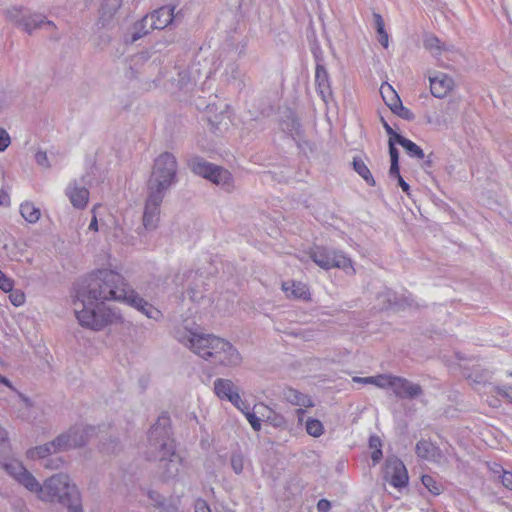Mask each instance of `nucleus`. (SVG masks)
Segmentation results:
<instances>
[{
	"label": "nucleus",
	"instance_id": "1",
	"mask_svg": "<svg viewBox=\"0 0 512 512\" xmlns=\"http://www.w3.org/2000/svg\"><path fill=\"white\" fill-rule=\"evenodd\" d=\"M127 299L124 278L112 270H98L89 275L78 288L74 312L82 327L99 331L117 317L105 309V302L125 304Z\"/></svg>",
	"mask_w": 512,
	"mask_h": 512
},
{
	"label": "nucleus",
	"instance_id": "2",
	"mask_svg": "<svg viewBox=\"0 0 512 512\" xmlns=\"http://www.w3.org/2000/svg\"><path fill=\"white\" fill-rule=\"evenodd\" d=\"M145 459L156 466V475L162 482L175 481L183 469V457L177 452L171 419L161 413L147 434Z\"/></svg>",
	"mask_w": 512,
	"mask_h": 512
},
{
	"label": "nucleus",
	"instance_id": "3",
	"mask_svg": "<svg viewBox=\"0 0 512 512\" xmlns=\"http://www.w3.org/2000/svg\"><path fill=\"white\" fill-rule=\"evenodd\" d=\"M178 162L176 156L168 151L160 153L153 161L146 183L147 192L166 196L178 182Z\"/></svg>",
	"mask_w": 512,
	"mask_h": 512
},
{
	"label": "nucleus",
	"instance_id": "4",
	"mask_svg": "<svg viewBox=\"0 0 512 512\" xmlns=\"http://www.w3.org/2000/svg\"><path fill=\"white\" fill-rule=\"evenodd\" d=\"M80 493L70 477L58 473L46 479L42 485L40 499L46 502H56L63 506L79 500Z\"/></svg>",
	"mask_w": 512,
	"mask_h": 512
},
{
	"label": "nucleus",
	"instance_id": "5",
	"mask_svg": "<svg viewBox=\"0 0 512 512\" xmlns=\"http://www.w3.org/2000/svg\"><path fill=\"white\" fill-rule=\"evenodd\" d=\"M174 335L182 345L207 361H211L213 354L217 351L216 346L218 347L223 339L213 334L199 333L186 328L177 329Z\"/></svg>",
	"mask_w": 512,
	"mask_h": 512
},
{
	"label": "nucleus",
	"instance_id": "6",
	"mask_svg": "<svg viewBox=\"0 0 512 512\" xmlns=\"http://www.w3.org/2000/svg\"><path fill=\"white\" fill-rule=\"evenodd\" d=\"M164 198V196L147 192L142 215V223L136 229L140 243H146L148 240V234L154 232L159 227L161 204Z\"/></svg>",
	"mask_w": 512,
	"mask_h": 512
},
{
	"label": "nucleus",
	"instance_id": "7",
	"mask_svg": "<svg viewBox=\"0 0 512 512\" xmlns=\"http://www.w3.org/2000/svg\"><path fill=\"white\" fill-rule=\"evenodd\" d=\"M310 258L316 265L325 270L339 268L350 275H353L356 272L351 259L341 251L325 247H316L311 250Z\"/></svg>",
	"mask_w": 512,
	"mask_h": 512
},
{
	"label": "nucleus",
	"instance_id": "8",
	"mask_svg": "<svg viewBox=\"0 0 512 512\" xmlns=\"http://www.w3.org/2000/svg\"><path fill=\"white\" fill-rule=\"evenodd\" d=\"M96 434V428L90 425L75 424L59 434L56 446L62 452L85 446L91 437Z\"/></svg>",
	"mask_w": 512,
	"mask_h": 512
},
{
	"label": "nucleus",
	"instance_id": "9",
	"mask_svg": "<svg viewBox=\"0 0 512 512\" xmlns=\"http://www.w3.org/2000/svg\"><path fill=\"white\" fill-rule=\"evenodd\" d=\"M190 166L195 174L210 180L214 184L227 190L232 187L233 178L228 170L200 158L193 159Z\"/></svg>",
	"mask_w": 512,
	"mask_h": 512
},
{
	"label": "nucleus",
	"instance_id": "10",
	"mask_svg": "<svg viewBox=\"0 0 512 512\" xmlns=\"http://www.w3.org/2000/svg\"><path fill=\"white\" fill-rule=\"evenodd\" d=\"M8 19L17 25L18 27H22V29L31 34L33 30L40 28L42 26H47L49 28H55V24L51 21L46 20L45 16L41 14H29L26 15L22 12L21 9L12 8L7 11Z\"/></svg>",
	"mask_w": 512,
	"mask_h": 512
},
{
	"label": "nucleus",
	"instance_id": "11",
	"mask_svg": "<svg viewBox=\"0 0 512 512\" xmlns=\"http://www.w3.org/2000/svg\"><path fill=\"white\" fill-rule=\"evenodd\" d=\"M384 479L395 488H402L408 484V472L400 459L390 457L386 460Z\"/></svg>",
	"mask_w": 512,
	"mask_h": 512
},
{
	"label": "nucleus",
	"instance_id": "12",
	"mask_svg": "<svg viewBox=\"0 0 512 512\" xmlns=\"http://www.w3.org/2000/svg\"><path fill=\"white\" fill-rule=\"evenodd\" d=\"M217 351L213 354V358L210 362L225 367H236L242 362V357L238 350L227 340L222 339L219 342Z\"/></svg>",
	"mask_w": 512,
	"mask_h": 512
},
{
	"label": "nucleus",
	"instance_id": "13",
	"mask_svg": "<svg viewBox=\"0 0 512 512\" xmlns=\"http://www.w3.org/2000/svg\"><path fill=\"white\" fill-rule=\"evenodd\" d=\"M214 393L219 399L227 400L243 411L244 401L239 395L237 386L230 379L217 378L214 381Z\"/></svg>",
	"mask_w": 512,
	"mask_h": 512
},
{
	"label": "nucleus",
	"instance_id": "14",
	"mask_svg": "<svg viewBox=\"0 0 512 512\" xmlns=\"http://www.w3.org/2000/svg\"><path fill=\"white\" fill-rule=\"evenodd\" d=\"M391 389L395 396L401 399H413L423 393L422 387L419 384L398 376H394Z\"/></svg>",
	"mask_w": 512,
	"mask_h": 512
},
{
	"label": "nucleus",
	"instance_id": "15",
	"mask_svg": "<svg viewBox=\"0 0 512 512\" xmlns=\"http://www.w3.org/2000/svg\"><path fill=\"white\" fill-rule=\"evenodd\" d=\"M430 91L434 97L443 98L454 88V80L445 73L429 76Z\"/></svg>",
	"mask_w": 512,
	"mask_h": 512
},
{
	"label": "nucleus",
	"instance_id": "16",
	"mask_svg": "<svg viewBox=\"0 0 512 512\" xmlns=\"http://www.w3.org/2000/svg\"><path fill=\"white\" fill-rule=\"evenodd\" d=\"M424 47L439 61L440 65L444 68H450V65L442 59L443 51H451L453 54L458 55L456 48L453 45H446L442 43L434 35H428L425 37Z\"/></svg>",
	"mask_w": 512,
	"mask_h": 512
},
{
	"label": "nucleus",
	"instance_id": "17",
	"mask_svg": "<svg viewBox=\"0 0 512 512\" xmlns=\"http://www.w3.org/2000/svg\"><path fill=\"white\" fill-rule=\"evenodd\" d=\"M150 19V28L164 29L174 19V7L163 6L147 14Z\"/></svg>",
	"mask_w": 512,
	"mask_h": 512
},
{
	"label": "nucleus",
	"instance_id": "18",
	"mask_svg": "<svg viewBox=\"0 0 512 512\" xmlns=\"http://www.w3.org/2000/svg\"><path fill=\"white\" fill-rule=\"evenodd\" d=\"M416 453L420 458L427 461L438 464L445 462V458L440 449L427 440H420L416 444Z\"/></svg>",
	"mask_w": 512,
	"mask_h": 512
},
{
	"label": "nucleus",
	"instance_id": "19",
	"mask_svg": "<svg viewBox=\"0 0 512 512\" xmlns=\"http://www.w3.org/2000/svg\"><path fill=\"white\" fill-rule=\"evenodd\" d=\"M130 306L134 307L149 319L158 320L162 315L160 310L139 297L134 291H130Z\"/></svg>",
	"mask_w": 512,
	"mask_h": 512
},
{
	"label": "nucleus",
	"instance_id": "20",
	"mask_svg": "<svg viewBox=\"0 0 512 512\" xmlns=\"http://www.w3.org/2000/svg\"><path fill=\"white\" fill-rule=\"evenodd\" d=\"M315 83L317 90L321 96V98L327 102L331 97L332 91L329 82V76L327 70L324 66L317 64L315 71Z\"/></svg>",
	"mask_w": 512,
	"mask_h": 512
},
{
	"label": "nucleus",
	"instance_id": "21",
	"mask_svg": "<svg viewBox=\"0 0 512 512\" xmlns=\"http://www.w3.org/2000/svg\"><path fill=\"white\" fill-rule=\"evenodd\" d=\"M282 290L288 298L303 300L309 298V289L302 282L285 281L282 283Z\"/></svg>",
	"mask_w": 512,
	"mask_h": 512
},
{
	"label": "nucleus",
	"instance_id": "22",
	"mask_svg": "<svg viewBox=\"0 0 512 512\" xmlns=\"http://www.w3.org/2000/svg\"><path fill=\"white\" fill-rule=\"evenodd\" d=\"M62 452L58 447L56 446V439H53L52 441L45 443L43 445L31 448L27 451V455L32 460H45L48 457H50L52 454H56Z\"/></svg>",
	"mask_w": 512,
	"mask_h": 512
},
{
	"label": "nucleus",
	"instance_id": "23",
	"mask_svg": "<svg viewBox=\"0 0 512 512\" xmlns=\"http://www.w3.org/2000/svg\"><path fill=\"white\" fill-rule=\"evenodd\" d=\"M122 6V0H103L99 10V21L105 26Z\"/></svg>",
	"mask_w": 512,
	"mask_h": 512
},
{
	"label": "nucleus",
	"instance_id": "24",
	"mask_svg": "<svg viewBox=\"0 0 512 512\" xmlns=\"http://www.w3.org/2000/svg\"><path fill=\"white\" fill-rule=\"evenodd\" d=\"M283 396L287 402L295 406L306 408L314 406L312 399L308 395H305L293 388L285 389L283 392Z\"/></svg>",
	"mask_w": 512,
	"mask_h": 512
},
{
	"label": "nucleus",
	"instance_id": "25",
	"mask_svg": "<svg viewBox=\"0 0 512 512\" xmlns=\"http://www.w3.org/2000/svg\"><path fill=\"white\" fill-rule=\"evenodd\" d=\"M16 468L21 471L17 481L26 487L29 491L37 493L38 497L40 498L42 485L39 484L36 478L25 467L16 466Z\"/></svg>",
	"mask_w": 512,
	"mask_h": 512
},
{
	"label": "nucleus",
	"instance_id": "26",
	"mask_svg": "<svg viewBox=\"0 0 512 512\" xmlns=\"http://www.w3.org/2000/svg\"><path fill=\"white\" fill-rule=\"evenodd\" d=\"M67 195L74 207L84 208L88 202L89 192L84 187L74 185L67 191Z\"/></svg>",
	"mask_w": 512,
	"mask_h": 512
},
{
	"label": "nucleus",
	"instance_id": "27",
	"mask_svg": "<svg viewBox=\"0 0 512 512\" xmlns=\"http://www.w3.org/2000/svg\"><path fill=\"white\" fill-rule=\"evenodd\" d=\"M254 409L257 410V414L265 417L267 421L274 427H282L286 423L285 419L281 415L276 414L264 404H257L254 406Z\"/></svg>",
	"mask_w": 512,
	"mask_h": 512
},
{
	"label": "nucleus",
	"instance_id": "28",
	"mask_svg": "<svg viewBox=\"0 0 512 512\" xmlns=\"http://www.w3.org/2000/svg\"><path fill=\"white\" fill-rule=\"evenodd\" d=\"M380 93L384 102L391 109V111L401 102L397 92L388 83H383L381 85Z\"/></svg>",
	"mask_w": 512,
	"mask_h": 512
},
{
	"label": "nucleus",
	"instance_id": "29",
	"mask_svg": "<svg viewBox=\"0 0 512 512\" xmlns=\"http://www.w3.org/2000/svg\"><path fill=\"white\" fill-rule=\"evenodd\" d=\"M396 142L399 145H401L411 157H415L417 159L424 158L425 155H424V152L421 149V147L418 146L417 144H415L414 142H412L411 140H409L401 135H397Z\"/></svg>",
	"mask_w": 512,
	"mask_h": 512
},
{
	"label": "nucleus",
	"instance_id": "30",
	"mask_svg": "<svg viewBox=\"0 0 512 512\" xmlns=\"http://www.w3.org/2000/svg\"><path fill=\"white\" fill-rule=\"evenodd\" d=\"M353 168L354 170L366 181V183L370 186L375 185V180L365 164V162L360 157H354L353 159Z\"/></svg>",
	"mask_w": 512,
	"mask_h": 512
},
{
	"label": "nucleus",
	"instance_id": "31",
	"mask_svg": "<svg viewBox=\"0 0 512 512\" xmlns=\"http://www.w3.org/2000/svg\"><path fill=\"white\" fill-rule=\"evenodd\" d=\"M155 28H150V19L146 15L140 21L136 22L133 26L132 41H136L141 37L147 35L150 31Z\"/></svg>",
	"mask_w": 512,
	"mask_h": 512
},
{
	"label": "nucleus",
	"instance_id": "32",
	"mask_svg": "<svg viewBox=\"0 0 512 512\" xmlns=\"http://www.w3.org/2000/svg\"><path fill=\"white\" fill-rule=\"evenodd\" d=\"M20 213L22 217L30 223L37 222L41 216L40 209L36 208L34 204L30 202H25L20 206Z\"/></svg>",
	"mask_w": 512,
	"mask_h": 512
},
{
	"label": "nucleus",
	"instance_id": "33",
	"mask_svg": "<svg viewBox=\"0 0 512 512\" xmlns=\"http://www.w3.org/2000/svg\"><path fill=\"white\" fill-rule=\"evenodd\" d=\"M305 429L308 435L318 438L324 433L322 422L315 418H308L305 422Z\"/></svg>",
	"mask_w": 512,
	"mask_h": 512
},
{
	"label": "nucleus",
	"instance_id": "34",
	"mask_svg": "<svg viewBox=\"0 0 512 512\" xmlns=\"http://www.w3.org/2000/svg\"><path fill=\"white\" fill-rule=\"evenodd\" d=\"M383 297L387 298V303L383 306L384 308H405L406 306H412V300L409 298H403L401 300L396 299V296L391 293L387 292Z\"/></svg>",
	"mask_w": 512,
	"mask_h": 512
},
{
	"label": "nucleus",
	"instance_id": "35",
	"mask_svg": "<svg viewBox=\"0 0 512 512\" xmlns=\"http://www.w3.org/2000/svg\"><path fill=\"white\" fill-rule=\"evenodd\" d=\"M422 483L433 495H439L443 491V485L430 475H423Z\"/></svg>",
	"mask_w": 512,
	"mask_h": 512
},
{
	"label": "nucleus",
	"instance_id": "36",
	"mask_svg": "<svg viewBox=\"0 0 512 512\" xmlns=\"http://www.w3.org/2000/svg\"><path fill=\"white\" fill-rule=\"evenodd\" d=\"M394 379V375L390 374H380L373 376L372 385L377 386L378 388H391L392 380Z\"/></svg>",
	"mask_w": 512,
	"mask_h": 512
},
{
	"label": "nucleus",
	"instance_id": "37",
	"mask_svg": "<svg viewBox=\"0 0 512 512\" xmlns=\"http://www.w3.org/2000/svg\"><path fill=\"white\" fill-rule=\"evenodd\" d=\"M242 408H243L242 412L245 414L246 419L248 420V422L250 423L252 428L255 431H260L261 419L256 416L257 410L255 409V412H250L248 409V406L245 403H244V405H242Z\"/></svg>",
	"mask_w": 512,
	"mask_h": 512
},
{
	"label": "nucleus",
	"instance_id": "38",
	"mask_svg": "<svg viewBox=\"0 0 512 512\" xmlns=\"http://www.w3.org/2000/svg\"><path fill=\"white\" fill-rule=\"evenodd\" d=\"M231 467L236 474H240L244 468V459L241 454H233L231 456Z\"/></svg>",
	"mask_w": 512,
	"mask_h": 512
},
{
	"label": "nucleus",
	"instance_id": "39",
	"mask_svg": "<svg viewBox=\"0 0 512 512\" xmlns=\"http://www.w3.org/2000/svg\"><path fill=\"white\" fill-rule=\"evenodd\" d=\"M64 461L61 457L57 456V457H48L47 459H45L43 461V467L47 468V469H52V470H57L59 468L62 467Z\"/></svg>",
	"mask_w": 512,
	"mask_h": 512
},
{
	"label": "nucleus",
	"instance_id": "40",
	"mask_svg": "<svg viewBox=\"0 0 512 512\" xmlns=\"http://www.w3.org/2000/svg\"><path fill=\"white\" fill-rule=\"evenodd\" d=\"M392 112L399 117L406 119V120H412L414 118L413 113L408 108L404 107L402 105V102H400L393 110Z\"/></svg>",
	"mask_w": 512,
	"mask_h": 512
},
{
	"label": "nucleus",
	"instance_id": "41",
	"mask_svg": "<svg viewBox=\"0 0 512 512\" xmlns=\"http://www.w3.org/2000/svg\"><path fill=\"white\" fill-rule=\"evenodd\" d=\"M9 292H10L9 299L14 306L18 307V306H21L22 304H24L25 295L22 291H20V290L14 291L12 288Z\"/></svg>",
	"mask_w": 512,
	"mask_h": 512
},
{
	"label": "nucleus",
	"instance_id": "42",
	"mask_svg": "<svg viewBox=\"0 0 512 512\" xmlns=\"http://www.w3.org/2000/svg\"><path fill=\"white\" fill-rule=\"evenodd\" d=\"M12 287H14V280L0 270V289L7 293Z\"/></svg>",
	"mask_w": 512,
	"mask_h": 512
},
{
	"label": "nucleus",
	"instance_id": "43",
	"mask_svg": "<svg viewBox=\"0 0 512 512\" xmlns=\"http://www.w3.org/2000/svg\"><path fill=\"white\" fill-rule=\"evenodd\" d=\"M35 161L39 166L45 169L50 168V163L47 157V153L45 151H38L35 154Z\"/></svg>",
	"mask_w": 512,
	"mask_h": 512
},
{
	"label": "nucleus",
	"instance_id": "44",
	"mask_svg": "<svg viewBox=\"0 0 512 512\" xmlns=\"http://www.w3.org/2000/svg\"><path fill=\"white\" fill-rule=\"evenodd\" d=\"M458 55L453 54L451 51H443L442 59L451 66L450 62H458L462 57V53L456 49Z\"/></svg>",
	"mask_w": 512,
	"mask_h": 512
},
{
	"label": "nucleus",
	"instance_id": "45",
	"mask_svg": "<svg viewBox=\"0 0 512 512\" xmlns=\"http://www.w3.org/2000/svg\"><path fill=\"white\" fill-rule=\"evenodd\" d=\"M149 498L151 499L152 503L156 507H162L164 505L165 499L164 497L159 494L156 491H150L148 493Z\"/></svg>",
	"mask_w": 512,
	"mask_h": 512
},
{
	"label": "nucleus",
	"instance_id": "46",
	"mask_svg": "<svg viewBox=\"0 0 512 512\" xmlns=\"http://www.w3.org/2000/svg\"><path fill=\"white\" fill-rule=\"evenodd\" d=\"M376 30L378 34H384L385 31V24L382 16L378 13L373 14Z\"/></svg>",
	"mask_w": 512,
	"mask_h": 512
},
{
	"label": "nucleus",
	"instance_id": "47",
	"mask_svg": "<svg viewBox=\"0 0 512 512\" xmlns=\"http://www.w3.org/2000/svg\"><path fill=\"white\" fill-rule=\"evenodd\" d=\"M10 144L9 134L2 128H0V151H4Z\"/></svg>",
	"mask_w": 512,
	"mask_h": 512
},
{
	"label": "nucleus",
	"instance_id": "48",
	"mask_svg": "<svg viewBox=\"0 0 512 512\" xmlns=\"http://www.w3.org/2000/svg\"><path fill=\"white\" fill-rule=\"evenodd\" d=\"M394 141H395V139L389 138L388 144H389V154H390L391 163L398 162V150L395 148Z\"/></svg>",
	"mask_w": 512,
	"mask_h": 512
},
{
	"label": "nucleus",
	"instance_id": "49",
	"mask_svg": "<svg viewBox=\"0 0 512 512\" xmlns=\"http://www.w3.org/2000/svg\"><path fill=\"white\" fill-rule=\"evenodd\" d=\"M179 86L180 88H183L184 86H186L188 83L190 82H195V78H191L190 75H188V72L187 71H182L179 73Z\"/></svg>",
	"mask_w": 512,
	"mask_h": 512
},
{
	"label": "nucleus",
	"instance_id": "50",
	"mask_svg": "<svg viewBox=\"0 0 512 512\" xmlns=\"http://www.w3.org/2000/svg\"><path fill=\"white\" fill-rule=\"evenodd\" d=\"M501 482L503 486H505L507 489L512 490V473L508 471H503L501 475Z\"/></svg>",
	"mask_w": 512,
	"mask_h": 512
},
{
	"label": "nucleus",
	"instance_id": "51",
	"mask_svg": "<svg viewBox=\"0 0 512 512\" xmlns=\"http://www.w3.org/2000/svg\"><path fill=\"white\" fill-rule=\"evenodd\" d=\"M118 442L115 439H110L109 443L102 444V450L106 453H115Z\"/></svg>",
	"mask_w": 512,
	"mask_h": 512
},
{
	"label": "nucleus",
	"instance_id": "52",
	"mask_svg": "<svg viewBox=\"0 0 512 512\" xmlns=\"http://www.w3.org/2000/svg\"><path fill=\"white\" fill-rule=\"evenodd\" d=\"M195 512H211V509L205 500L198 499L195 502Z\"/></svg>",
	"mask_w": 512,
	"mask_h": 512
},
{
	"label": "nucleus",
	"instance_id": "53",
	"mask_svg": "<svg viewBox=\"0 0 512 512\" xmlns=\"http://www.w3.org/2000/svg\"><path fill=\"white\" fill-rule=\"evenodd\" d=\"M16 466H22L20 463H11L6 465V469L9 471V473L16 479H19V474H21V471H19Z\"/></svg>",
	"mask_w": 512,
	"mask_h": 512
},
{
	"label": "nucleus",
	"instance_id": "54",
	"mask_svg": "<svg viewBox=\"0 0 512 512\" xmlns=\"http://www.w3.org/2000/svg\"><path fill=\"white\" fill-rule=\"evenodd\" d=\"M331 508V503L326 499H321L317 503L318 512H329Z\"/></svg>",
	"mask_w": 512,
	"mask_h": 512
},
{
	"label": "nucleus",
	"instance_id": "55",
	"mask_svg": "<svg viewBox=\"0 0 512 512\" xmlns=\"http://www.w3.org/2000/svg\"><path fill=\"white\" fill-rule=\"evenodd\" d=\"M126 49H127V43L125 41V42L119 44V47H117L115 49V51L113 52L112 55L116 58H120L121 56H124Z\"/></svg>",
	"mask_w": 512,
	"mask_h": 512
},
{
	"label": "nucleus",
	"instance_id": "56",
	"mask_svg": "<svg viewBox=\"0 0 512 512\" xmlns=\"http://www.w3.org/2000/svg\"><path fill=\"white\" fill-rule=\"evenodd\" d=\"M381 122H382V125L386 131V133L390 136V138H393L396 140V136L399 135L398 133H396L392 127L382 118L381 119Z\"/></svg>",
	"mask_w": 512,
	"mask_h": 512
},
{
	"label": "nucleus",
	"instance_id": "57",
	"mask_svg": "<svg viewBox=\"0 0 512 512\" xmlns=\"http://www.w3.org/2000/svg\"><path fill=\"white\" fill-rule=\"evenodd\" d=\"M10 204V198L7 191L4 189L0 190V206H8Z\"/></svg>",
	"mask_w": 512,
	"mask_h": 512
},
{
	"label": "nucleus",
	"instance_id": "58",
	"mask_svg": "<svg viewBox=\"0 0 512 512\" xmlns=\"http://www.w3.org/2000/svg\"><path fill=\"white\" fill-rule=\"evenodd\" d=\"M68 508L69 512H83L80 504V499L71 502V505H65Z\"/></svg>",
	"mask_w": 512,
	"mask_h": 512
},
{
	"label": "nucleus",
	"instance_id": "59",
	"mask_svg": "<svg viewBox=\"0 0 512 512\" xmlns=\"http://www.w3.org/2000/svg\"><path fill=\"white\" fill-rule=\"evenodd\" d=\"M353 382H356V383H361V384H372V381H373V376H369V377H358V376H355L352 378Z\"/></svg>",
	"mask_w": 512,
	"mask_h": 512
},
{
	"label": "nucleus",
	"instance_id": "60",
	"mask_svg": "<svg viewBox=\"0 0 512 512\" xmlns=\"http://www.w3.org/2000/svg\"><path fill=\"white\" fill-rule=\"evenodd\" d=\"M369 445L372 449H379L381 448V442L379 437L377 436H371L369 439Z\"/></svg>",
	"mask_w": 512,
	"mask_h": 512
},
{
	"label": "nucleus",
	"instance_id": "61",
	"mask_svg": "<svg viewBox=\"0 0 512 512\" xmlns=\"http://www.w3.org/2000/svg\"><path fill=\"white\" fill-rule=\"evenodd\" d=\"M496 393L504 398H506L508 401L512 398V396L509 394L508 389L506 387H498L496 388Z\"/></svg>",
	"mask_w": 512,
	"mask_h": 512
},
{
	"label": "nucleus",
	"instance_id": "62",
	"mask_svg": "<svg viewBox=\"0 0 512 512\" xmlns=\"http://www.w3.org/2000/svg\"><path fill=\"white\" fill-rule=\"evenodd\" d=\"M389 174L391 177H396L398 179V175H400L398 162L391 163Z\"/></svg>",
	"mask_w": 512,
	"mask_h": 512
},
{
	"label": "nucleus",
	"instance_id": "63",
	"mask_svg": "<svg viewBox=\"0 0 512 512\" xmlns=\"http://www.w3.org/2000/svg\"><path fill=\"white\" fill-rule=\"evenodd\" d=\"M382 457V451L381 448L379 449H373V452L371 454V458L374 464L378 463Z\"/></svg>",
	"mask_w": 512,
	"mask_h": 512
},
{
	"label": "nucleus",
	"instance_id": "64",
	"mask_svg": "<svg viewBox=\"0 0 512 512\" xmlns=\"http://www.w3.org/2000/svg\"><path fill=\"white\" fill-rule=\"evenodd\" d=\"M378 35H379V42H380V44L384 48H387L388 47V42H389L387 32H384V34H378Z\"/></svg>",
	"mask_w": 512,
	"mask_h": 512
}]
</instances>
